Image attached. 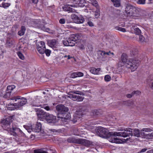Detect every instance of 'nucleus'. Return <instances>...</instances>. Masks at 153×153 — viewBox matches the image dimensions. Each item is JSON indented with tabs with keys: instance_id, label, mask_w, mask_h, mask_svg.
<instances>
[{
	"instance_id": "1",
	"label": "nucleus",
	"mask_w": 153,
	"mask_h": 153,
	"mask_svg": "<svg viewBox=\"0 0 153 153\" xmlns=\"http://www.w3.org/2000/svg\"><path fill=\"white\" fill-rule=\"evenodd\" d=\"M96 132L98 135L101 137H109L110 136L111 137V138L110 139V141L116 143H121L126 142L129 139H130V138H129L126 139H121L117 138L116 136L126 137L133 135L132 130L130 128H126L124 131L119 132H108L107 129L100 127L96 129Z\"/></svg>"
},
{
	"instance_id": "2",
	"label": "nucleus",
	"mask_w": 153,
	"mask_h": 153,
	"mask_svg": "<svg viewBox=\"0 0 153 153\" xmlns=\"http://www.w3.org/2000/svg\"><path fill=\"white\" fill-rule=\"evenodd\" d=\"M1 124L2 127L4 130L9 131L10 135H13L15 137H17L18 136L19 132H22V131L16 126L12 125V128H10V121L7 118L2 120Z\"/></svg>"
},
{
	"instance_id": "3",
	"label": "nucleus",
	"mask_w": 153,
	"mask_h": 153,
	"mask_svg": "<svg viewBox=\"0 0 153 153\" xmlns=\"http://www.w3.org/2000/svg\"><path fill=\"white\" fill-rule=\"evenodd\" d=\"M128 56L126 54L123 53L121 56V60L125 63L126 67L131 68L132 71H135L137 68L140 63L138 60L129 59L127 60Z\"/></svg>"
},
{
	"instance_id": "4",
	"label": "nucleus",
	"mask_w": 153,
	"mask_h": 153,
	"mask_svg": "<svg viewBox=\"0 0 153 153\" xmlns=\"http://www.w3.org/2000/svg\"><path fill=\"white\" fill-rule=\"evenodd\" d=\"M56 109L58 114L62 116L61 117L58 116V117L61 119L62 121L67 122L71 118L70 114L68 112V109L67 107L62 104H59L56 106Z\"/></svg>"
},
{
	"instance_id": "5",
	"label": "nucleus",
	"mask_w": 153,
	"mask_h": 153,
	"mask_svg": "<svg viewBox=\"0 0 153 153\" xmlns=\"http://www.w3.org/2000/svg\"><path fill=\"white\" fill-rule=\"evenodd\" d=\"M10 99L15 100V102H17L13 104H10L14 107V108H17L25 104L27 102V100L25 97L20 96H16L11 98Z\"/></svg>"
},
{
	"instance_id": "6",
	"label": "nucleus",
	"mask_w": 153,
	"mask_h": 153,
	"mask_svg": "<svg viewBox=\"0 0 153 153\" xmlns=\"http://www.w3.org/2000/svg\"><path fill=\"white\" fill-rule=\"evenodd\" d=\"M67 141L69 143H78L86 146H90L91 144V142L88 140L82 138L75 139L72 137L68 138Z\"/></svg>"
},
{
	"instance_id": "7",
	"label": "nucleus",
	"mask_w": 153,
	"mask_h": 153,
	"mask_svg": "<svg viewBox=\"0 0 153 153\" xmlns=\"http://www.w3.org/2000/svg\"><path fill=\"white\" fill-rule=\"evenodd\" d=\"M71 18L74 22L76 23H82L85 21L84 19L82 16H78L75 14H72L71 16Z\"/></svg>"
},
{
	"instance_id": "8",
	"label": "nucleus",
	"mask_w": 153,
	"mask_h": 153,
	"mask_svg": "<svg viewBox=\"0 0 153 153\" xmlns=\"http://www.w3.org/2000/svg\"><path fill=\"white\" fill-rule=\"evenodd\" d=\"M68 97L74 101H82L83 99V98L81 96V95L76 92L69 94Z\"/></svg>"
},
{
	"instance_id": "9",
	"label": "nucleus",
	"mask_w": 153,
	"mask_h": 153,
	"mask_svg": "<svg viewBox=\"0 0 153 153\" xmlns=\"http://www.w3.org/2000/svg\"><path fill=\"white\" fill-rule=\"evenodd\" d=\"M45 118L48 123L54 124L56 122V117L53 114L48 113Z\"/></svg>"
},
{
	"instance_id": "10",
	"label": "nucleus",
	"mask_w": 153,
	"mask_h": 153,
	"mask_svg": "<svg viewBox=\"0 0 153 153\" xmlns=\"http://www.w3.org/2000/svg\"><path fill=\"white\" fill-rule=\"evenodd\" d=\"M48 43L49 46L54 50H56V48H58V42L55 39L49 40Z\"/></svg>"
},
{
	"instance_id": "11",
	"label": "nucleus",
	"mask_w": 153,
	"mask_h": 153,
	"mask_svg": "<svg viewBox=\"0 0 153 153\" xmlns=\"http://www.w3.org/2000/svg\"><path fill=\"white\" fill-rule=\"evenodd\" d=\"M48 113L45 112L42 110H40L37 111L36 113L38 117L41 120L43 119V118L46 117Z\"/></svg>"
},
{
	"instance_id": "12",
	"label": "nucleus",
	"mask_w": 153,
	"mask_h": 153,
	"mask_svg": "<svg viewBox=\"0 0 153 153\" xmlns=\"http://www.w3.org/2000/svg\"><path fill=\"white\" fill-rule=\"evenodd\" d=\"M39 100L36 99L35 100H31L30 102V105L32 107H42V105L39 102Z\"/></svg>"
},
{
	"instance_id": "13",
	"label": "nucleus",
	"mask_w": 153,
	"mask_h": 153,
	"mask_svg": "<svg viewBox=\"0 0 153 153\" xmlns=\"http://www.w3.org/2000/svg\"><path fill=\"white\" fill-rule=\"evenodd\" d=\"M79 110L77 111V114L80 116H82L83 115V112L85 111L86 107L85 106H80L79 107Z\"/></svg>"
},
{
	"instance_id": "14",
	"label": "nucleus",
	"mask_w": 153,
	"mask_h": 153,
	"mask_svg": "<svg viewBox=\"0 0 153 153\" xmlns=\"http://www.w3.org/2000/svg\"><path fill=\"white\" fill-rule=\"evenodd\" d=\"M101 52V55L102 56V57L105 58L106 57V55H114V53L113 52H111L110 51L107 52H105V51H100Z\"/></svg>"
},
{
	"instance_id": "15",
	"label": "nucleus",
	"mask_w": 153,
	"mask_h": 153,
	"mask_svg": "<svg viewBox=\"0 0 153 153\" xmlns=\"http://www.w3.org/2000/svg\"><path fill=\"white\" fill-rule=\"evenodd\" d=\"M76 6L75 4H64L62 7L63 10H73L71 7H75Z\"/></svg>"
},
{
	"instance_id": "16",
	"label": "nucleus",
	"mask_w": 153,
	"mask_h": 153,
	"mask_svg": "<svg viewBox=\"0 0 153 153\" xmlns=\"http://www.w3.org/2000/svg\"><path fill=\"white\" fill-rule=\"evenodd\" d=\"M42 125L40 123L37 122L34 127L35 131L36 132H39L41 130Z\"/></svg>"
},
{
	"instance_id": "17",
	"label": "nucleus",
	"mask_w": 153,
	"mask_h": 153,
	"mask_svg": "<svg viewBox=\"0 0 153 153\" xmlns=\"http://www.w3.org/2000/svg\"><path fill=\"white\" fill-rule=\"evenodd\" d=\"M152 131V129L149 128H143L141 130L140 134L142 136L146 134V132H148Z\"/></svg>"
},
{
	"instance_id": "18",
	"label": "nucleus",
	"mask_w": 153,
	"mask_h": 153,
	"mask_svg": "<svg viewBox=\"0 0 153 153\" xmlns=\"http://www.w3.org/2000/svg\"><path fill=\"white\" fill-rule=\"evenodd\" d=\"M26 28L25 26H22L21 27L20 30L18 32V34L20 36L23 35L26 31Z\"/></svg>"
},
{
	"instance_id": "19",
	"label": "nucleus",
	"mask_w": 153,
	"mask_h": 153,
	"mask_svg": "<svg viewBox=\"0 0 153 153\" xmlns=\"http://www.w3.org/2000/svg\"><path fill=\"white\" fill-rule=\"evenodd\" d=\"M74 39L71 36L68 39V42H69V46H73L76 43V42L74 40Z\"/></svg>"
},
{
	"instance_id": "20",
	"label": "nucleus",
	"mask_w": 153,
	"mask_h": 153,
	"mask_svg": "<svg viewBox=\"0 0 153 153\" xmlns=\"http://www.w3.org/2000/svg\"><path fill=\"white\" fill-rule=\"evenodd\" d=\"M71 37L73 38L74 40L76 42L77 40H79L81 38V35L80 34H72L71 35Z\"/></svg>"
},
{
	"instance_id": "21",
	"label": "nucleus",
	"mask_w": 153,
	"mask_h": 153,
	"mask_svg": "<svg viewBox=\"0 0 153 153\" xmlns=\"http://www.w3.org/2000/svg\"><path fill=\"white\" fill-rule=\"evenodd\" d=\"M145 138L148 139H152L153 138V133H151L146 134L143 135H142Z\"/></svg>"
},
{
	"instance_id": "22",
	"label": "nucleus",
	"mask_w": 153,
	"mask_h": 153,
	"mask_svg": "<svg viewBox=\"0 0 153 153\" xmlns=\"http://www.w3.org/2000/svg\"><path fill=\"white\" fill-rule=\"evenodd\" d=\"M113 3L114 6L117 7H119L120 5V0H111Z\"/></svg>"
},
{
	"instance_id": "23",
	"label": "nucleus",
	"mask_w": 153,
	"mask_h": 153,
	"mask_svg": "<svg viewBox=\"0 0 153 153\" xmlns=\"http://www.w3.org/2000/svg\"><path fill=\"white\" fill-rule=\"evenodd\" d=\"M85 3V0H80L79 3H78L77 4H75L76 6L75 7H82L84 6V4Z\"/></svg>"
},
{
	"instance_id": "24",
	"label": "nucleus",
	"mask_w": 153,
	"mask_h": 153,
	"mask_svg": "<svg viewBox=\"0 0 153 153\" xmlns=\"http://www.w3.org/2000/svg\"><path fill=\"white\" fill-rule=\"evenodd\" d=\"M38 52L41 54H43L44 53L45 50V47L44 48L42 47H37V48Z\"/></svg>"
},
{
	"instance_id": "25",
	"label": "nucleus",
	"mask_w": 153,
	"mask_h": 153,
	"mask_svg": "<svg viewBox=\"0 0 153 153\" xmlns=\"http://www.w3.org/2000/svg\"><path fill=\"white\" fill-rule=\"evenodd\" d=\"M134 136L135 137H140V133L139 129L137 128L135 129L134 131Z\"/></svg>"
},
{
	"instance_id": "26",
	"label": "nucleus",
	"mask_w": 153,
	"mask_h": 153,
	"mask_svg": "<svg viewBox=\"0 0 153 153\" xmlns=\"http://www.w3.org/2000/svg\"><path fill=\"white\" fill-rule=\"evenodd\" d=\"M126 9L131 10L136 9L135 7L130 4H126L125 5Z\"/></svg>"
},
{
	"instance_id": "27",
	"label": "nucleus",
	"mask_w": 153,
	"mask_h": 153,
	"mask_svg": "<svg viewBox=\"0 0 153 153\" xmlns=\"http://www.w3.org/2000/svg\"><path fill=\"white\" fill-rule=\"evenodd\" d=\"M15 88V86L13 85H11L7 86V90L9 92H11Z\"/></svg>"
},
{
	"instance_id": "28",
	"label": "nucleus",
	"mask_w": 153,
	"mask_h": 153,
	"mask_svg": "<svg viewBox=\"0 0 153 153\" xmlns=\"http://www.w3.org/2000/svg\"><path fill=\"white\" fill-rule=\"evenodd\" d=\"M145 39L144 37L142 35L139 36V42L140 43H143L145 42Z\"/></svg>"
},
{
	"instance_id": "29",
	"label": "nucleus",
	"mask_w": 153,
	"mask_h": 153,
	"mask_svg": "<svg viewBox=\"0 0 153 153\" xmlns=\"http://www.w3.org/2000/svg\"><path fill=\"white\" fill-rule=\"evenodd\" d=\"M91 2L93 5L95 6L97 9H98L99 6L98 3L96 0H92L91 1Z\"/></svg>"
},
{
	"instance_id": "30",
	"label": "nucleus",
	"mask_w": 153,
	"mask_h": 153,
	"mask_svg": "<svg viewBox=\"0 0 153 153\" xmlns=\"http://www.w3.org/2000/svg\"><path fill=\"white\" fill-rule=\"evenodd\" d=\"M125 104H126L127 105L130 106L131 105H133L134 104V102L132 100H130L128 101H125Z\"/></svg>"
},
{
	"instance_id": "31",
	"label": "nucleus",
	"mask_w": 153,
	"mask_h": 153,
	"mask_svg": "<svg viewBox=\"0 0 153 153\" xmlns=\"http://www.w3.org/2000/svg\"><path fill=\"white\" fill-rule=\"evenodd\" d=\"M134 32L136 34L140 35L141 33V30L138 27L134 29Z\"/></svg>"
},
{
	"instance_id": "32",
	"label": "nucleus",
	"mask_w": 153,
	"mask_h": 153,
	"mask_svg": "<svg viewBox=\"0 0 153 153\" xmlns=\"http://www.w3.org/2000/svg\"><path fill=\"white\" fill-rule=\"evenodd\" d=\"M17 54L20 59L22 60L24 59H25L24 56L21 52H18L17 53Z\"/></svg>"
},
{
	"instance_id": "33",
	"label": "nucleus",
	"mask_w": 153,
	"mask_h": 153,
	"mask_svg": "<svg viewBox=\"0 0 153 153\" xmlns=\"http://www.w3.org/2000/svg\"><path fill=\"white\" fill-rule=\"evenodd\" d=\"M7 45L9 47H10L12 46L13 45V42L12 40H8L7 41Z\"/></svg>"
},
{
	"instance_id": "34",
	"label": "nucleus",
	"mask_w": 153,
	"mask_h": 153,
	"mask_svg": "<svg viewBox=\"0 0 153 153\" xmlns=\"http://www.w3.org/2000/svg\"><path fill=\"white\" fill-rule=\"evenodd\" d=\"M10 5V4L9 3H2L1 5H0V6L3 7L4 8H6L7 7H8Z\"/></svg>"
},
{
	"instance_id": "35",
	"label": "nucleus",
	"mask_w": 153,
	"mask_h": 153,
	"mask_svg": "<svg viewBox=\"0 0 153 153\" xmlns=\"http://www.w3.org/2000/svg\"><path fill=\"white\" fill-rule=\"evenodd\" d=\"M94 15L96 18H98L100 15V10H96Z\"/></svg>"
},
{
	"instance_id": "36",
	"label": "nucleus",
	"mask_w": 153,
	"mask_h": 153,
	"mask_svg": "<svg viewBox=\"0 0 153 153\" xmlns=\"http://www.w3.org/2000/svg\"><path fill=\"white\" fill-rule=\"evenodd\" d=\"M125 64V63L120 60L118 62V65L119 67H120L123 66Z\"/></svg>"
},
{
	"instance_id": "37",
	"label": "nucleus",
	"mask_w": 153,
	"mask_h": 153,
	"mask_svg": "<svg viewBox=\"0 0 153 153\" xmlns=\"http://www.w3.org/2000/svg\"><path fill=\"white\" fill-rule=\"evenodd\" d=\"M111 77L110 76L108 75H106L104 77V79L105 81L108 82L110 80Z\"/></svg>"
},
{
	"instance_id": "38",
	"label": "nucleus",
	"mask_w": 153,
	"mask_h": 153,
	"mask_svg": "<svg viewBox=\"0 0 153 153\" xmlns=\"http://www.w3.org/2000/svg\"><path fill=\"white\" fill-rule=\"evenodd\" d=\"M42 47L44 48L45 47V43L44 42L42 41H41L40 42H39V44H38V45L37 47Z\"/></svg>"
},
{
	"instance_id": "39",
	"label": "nucleus",
	"mask_w": 153,
	"mask_h": 153,
	"mask_svg": "<svg viewBox=\"0 0 153 153\" xmlns=\"http://www.w3.org/2000/svg\"><path fill=\"white\" fill-rule=\"evenodd\" d=\"M44 53H45L47 56H49L51 53V51L49 49H45V50Z\"/></svg>"
},
{
	"instance_id": "40",
	"label": "nucleus",
	"mask_w": 153,
	"mask_h": 153,
	"mask_svg": "<svg viewBox=\"0 0 153 153\" xmlns=\"http://www.w3.org/2000/svg\"><path fill=\"white\" fill-rule=\"evenodd\" d=\"M116 28L117 30L123 32H125L126 31V29L124 28H123L119 27H116Z\"/></svg>"
},
{
	"instance_id": "41",
	"label": "nucleus",
	"mask_w": 153,
	"mask_h": 153,
	"mask_svg": "<svg viewBox=\"0 0 153 153\" xmlns=\"http://www.w3.org/2000/svg\"><path fill=\"white\" fill-rule=\"evenodd\" d=\"M145 0H138L137 2L139 4H144L145 3Z\"/></svg>"
},
{
	"instance_id": "42",
	"label": "nucleus",
	"mask_w": 153,
	"mask_h": 153,
	"mask_svg": "<svg viewBox=\"0 0 153 153\" xmlns=\"http://www.w3.org/2000/svg\"><path fill=\"white\" fill-rule=\"evenodd\" d=\"M134 95L133 91L131 94H128L126 95V97L129 98H131Z\"/></svg>"
},
{
	"instance_id": "43",
	"label": "nucleus",
	"mask_w": 153,
	"mask_h": 153,
	"mask_svg": "<svg viewBox=\"0 0 153 153\" xmlns=\"http://www.w3.org/2000/svg\"><path fill=\"white\" fill-rule=\"evenodd\" d=\"M90 71L91 72V73L96 74V70L95 68H91L90 70Z\"/></svg>"
},
{
	"instance_id": "44",
	"label": "nucleus",
	"mask_w": 153,
	"mask_h": 153,
	"mask_svg": "<svg viewBox=\"0 0 153 153\" xmlns=\"http://www.w3.org/2000/svg\"><path fill=\"white\" fill-rule=\"evenodd\" d=\"M68 42V39L66 40L63 41V44L65 46H69V44Z\"/></svg>"
},
{
	"instance_id": "45",
	"label": "nucleus",
	"mask_w": 153,
	"mask_h": 153,
	"mask_svg": "<svg viewBox=\"0 0 153 153\" xmlns=\"http://www.w3.org/2000/svg\"><path fill=\"white\" fill-rule=\"evenodd\" d=\"M10 92H8V91L6 90V93L5 94L4 96L5 97H9L10 96Z\"/></svg>"
},
{
	"instance_id": "46",
	"label": "nucleus",
	"mask_w": 153,
	"mask_h": 153,
	"mask_svg": "<svg viewBox=\"0 0 153 153\" xmlns=\"http://www.w3.org/2000/svg\"><path fill=\"white\" fill-rule=\"evenodd\" d=\"M76 74L77 77L82 76L83 75V73L81 72H76Z\"/></svg>"
},
{
	"instance_id": "47",
	"label": "nucleus",
	"mask_w": 153,
	"mask_h": 153,
	"mask_svg": "<svg viewBox=\"0 0 153 153\" xmlns=\"http://www.w3.org/2000/svg\"><path fill=\"white\" fill-rule=\"evenodd\" d=\"M65 21L64 19H60L59 21V22L61 24H64L65 23Z\"/></svg>"
},
{
	"instance_id": "48",
	"label": "nucleus",
	"mask_w": 153,
	"mask_h": 153,
	"mask_svg": "<svg viewBox=\"0 0 153 153\" xmlns=\"http://www.w3.org/2000/svg\"><path fill=\"white\" fill-rule=\"evenodd\" d=\"M76 74V72L73 73L71 74V76L73 78H76L77 77V76Z\"/></svg>"
},
{
	"instance_id": "49",
	"label": "nucleus",
	"mask_w": 153,
	"mask_h": 153,
	"mask_svg": "<svg viewBox=\"0 0 153 153\" xmlns=\"http://www.w3.org/2000/svg\"><path fill=\"white\" fill-rule=\"evenodd\" d=\"M134 95L135 94H136L138 95H139L140 94L141 92L140 91L138 90L136 91H134Z\"/></svg>"
},
{
	"instance_id": "50",
	"label": "nucleus",
	"mask_w": 153,
	"mask_h": 153,
	"mask_svg": "<svg viewBox=\"0 0 153 153\" xmlns=\"http://www.w3.org/2000/svg\"><path fill=\"white\" fill-rule=\"evenodd\" d=\"M42 107H41L42 108H44L45 109H46V110H47V111H49L50 110V108L49 106H46L45 107L44 105H42Z\"/></svg>"
},
{
	"instance_id": "51",
	"label": "nucleus",
	"mask_w": 153,
	"mask_h": 153,
	"mask_svg": "<svg viewBox=\"0 0 153 153\" xmlns=\"http://www.w3.org/2000/svg\"><path fill=\"white\" fill-rule=\"evenodd\" d=\"M88 24L89 26L90 27H92L94 26V24L91 21H88Z\"/></svg>"
},
{
	"instance_id": "52",
	"label": "nucleus",
	"mask_w": 153,
	"mask_h": 153,
	"mask_svg": "<svg viewBox=\"0 0 153 153\" xmlns=\"http://www.w3.org/2000/svg\"><path fill=\"white\" fill-rule=\"evenodd\" d=\"M30 2H32L34 4H36L38 2V0H29Z\"/></svg>"
},
{
	"instance_id": "53",
	"label": "nucleus",
	"mask_w": 153,
	"mask_h": 153,
	"mask_svg": "<svg viewBox=\"0 0 153 153\" xmlns=\"http://www.w3.org/2000/svg\"><path fill=\"white\" fill-rule=\"evenodd\" d=\"M34 153H46L44 152H40L38 150H35L34 151Z\"/></svg>"
},
{
	"instance_id": "54",
	"label": "nucleus",
	"mask_w": 153,
	"mask_h": 153,
	"mask_svg": "<svg viewBox=\"0 0 153 153\" xmlns=\"http://www.w3.org/2000/svg\"><path fill=\"white\" fill-rule=\"evenodd\" d=\"M150 88L153 89V80H152L151 82L149 84Z\"/></svg>"
},
{
	"instance_id": "55",
	"label": "nucleus",
	"mask_w": 153,
	"mask_h": 153,
	"mask_svg": "<svg viewBox=\"0 0 153 153\" xmlns=\"http://www.w3.org/2000/svg\"><path fill=\"white\" fill-rule=\"evenodd\" d=\"M101 70V68H95V70H96V74H98L99 73V72Z\"/></svg>"
},
{
	"instance_id": "56",
	"label": "nucleus",
	"mask_w": 153,
	"mask_h": 153,
	"mask_svg": "<svg viewBox=\"0 0 153 153\" xmlns=\"http://www.w3.org/2000/svg\"><path fill=\"white\" fill-rule=\"evenodd\" d=\"M80 0H73V1L74 2H76V4H77V3H78L79 2V1H80Z\"/></svg>"
},
{
	"instance_id": "57",
	"label": "nucleus",
	"mask_w": 153,
	"mask_h": 153,
	"mask_svg": "<svg viewBox=\"0 0 153 153\" xmlns=\"http://www.w3.org/2000/svg\"><path fill=\"white\" fill-rule=\"evenodd\" d=\"M80 49L83 50L85 49V47L83 45H81L79 47Z\"/></svg>"
},
{
	"instance_id": "58",
	"label": "nucleus",
	"mask_w": 153,
	"mask_h": 153,
	"mask_svg": "<svg viewBox=\"0 0 153 153\" xmlns=\"http://www.w3.org/2000/svg\"><path fill=\"white\" fill-rule=\"evenodd\" d=\"M146 150H147V149H143L141 150L140 152H144L146 151Z\"/></svg>"
},
{
	"instance_id": "59",
	"label": "nucleus",
	"mask_w": 153,
	"mask_h": 153,
	"mask_svg": "<svg viewBox=\"0 0 153 153\" xmlns=\"http://www.w3.org/2000/svg\"><path fill=\"white\" fill-rule=\"evenodd\" d=\"M131 25L133 29H134V28L137 26L135 24H133Z\"/></svg>"
},
{
	"instance_id": "60",
	"label": "nucleus",
	"mask_w": 153,
	"mask_h": 153,
	"mask_svg": "<svg viewBox=\"0 0 153 153\" xmlns=\"http://www.w3.org/2000/svg\"><path fill=\"white\" fill-rule=\"evenodd\" d=\"M148 153H153V149L147 151Z\"/></svg>"
},
{
	"instance_id": "61",
	"label": "nucleus",
	"mask_w": 153,
	"mask_h": 153,
	"mask_svg": "<svg viewBox=\"0 0 153 153\" xmlns=\"http://www.w3.org/2000/svg\"><path fill=\"white\" fill-rule=\"evenodd\" d=\"M72 57L70 55H68V57H67V59H71V58H72Z\"/></svg>"
},
{
	"instance_id": "62",
	"label": "nucleus",
	"mask_w": 153,
	"mask_h": 153,
	"mask_svg": "<svg viewBox=\"0 0 153 153\" xmlns=\"http://www.w3.org/2000/svg\"><path fill=\"white\" fill-rule=\"evenodd\" d=\"M49 30H50V29H49V28H47V29H46V31H47V32H48V31H49Z\"/></svg>"
},
{
	"instance_id": "63",
	"label": "nucleus",
	"mask_w": 153,
	"mask_h": 153,
	"mask_svg": "<svg viewBox=\"0 0 153 153\" xmlns=\"http://www.w3.org/2000/svg\"><path fill=\"white\" fill-rule=\"evenodd\" d=\"M68 55H65L64 56V58H66V57H68Z\"/></svg>"
},
{
	"instance_id": "64",
	"label": "nucleus",
	"mask_w": 153,
	"mask_h": 153,
	"mask_svg": "<svg viewBox=\"0 0 153 153\" xmlns=\"http://www.w3.org/2000/svg\"><path fill=\"white\" fill-rule=\"evenodd\" d=\"M77 122V120H76L75 121H74V123H75V122Z\"/></svg>"
}]
</instances>
